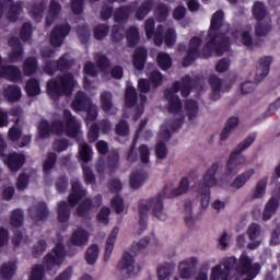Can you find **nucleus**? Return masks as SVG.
Returning <instances> with one entry per match:
<instances>
[{"label": "nucleus", "mask_w": 280, "mask_h": 280, "mask_svg": "<svg viewBox=\"0 0 280 280\" xmlns=\"http://www.w3.org/2000/svg\"><path fill=\"white\" fill-rule=\"evenodd\" d=\"M224 25V11L219 10L212 14L208 31V42L203 45L201 54L203 58H211L213 51L218 56L226 54L231 49V37L226 33L220 32Z\"/></svg>", "instance_id": "1"}, {"label": "nucleus", "mask_w": 280, "mask_h": 280, "mask_svg": "<svg viewBox=\"0 0 280 280\" xmlns=\"http://www.w3.org/2000/svg\"><path fill=\"white\" fill-rule=\"evenodd\" d=\"M167 198V186H165L155 198L149 199L148 203H143V200L139 202V234L143 233L148 229V211L151 209L152 215L158 220H167V214L163 212V200Z\"/></svg>", "instance_id": "2"}, {"label": "nucleus", "mask_w": 280, "mask_h": 280, "mask_svg": "<svg viewBox=\"0 0 280 280\" xmlns=\"http://www.w3.org/2000/svg\"><path fill=\"white\" fill-rule=\"evenodd\" d=\"M148 244H150V237L145 236L144 238H141L138 243L132 245L131 253L124 252L121 260L118 262V270L120 272H126V279H129V277H136V275H139V271L141 270V266H138L135 269V257L139 255L142 250H145L148 247Z\"/></svg>", "instance_id": "3"}, {"label": "nucleus", "mask_w": 280, "mask_h": 280, "mask_svg": "<svg viewBox=\"0 0 280 280\" xmlns=\"http://www.w3.org/2000/svg\"><path fill=\"white\" fill-rule=\"evenodd\" d=\"M255 139H257L255 133L249 135L244 142L238 143V145L231 152L225 164V176H235V174L240 172V167L246 165V155H242V152L248 150V148L255 143Z\"/></svg>", "instance_id": "4"}, {"label": "nucleus", "mask_w": 280, "mask_h": 280, "mask_svg": "<svg viewBox=\"0 0 280 280\" xmlns=\"http://www.w3.org/2000/svg\"><path fill=\"white\" fill-rule=\"evenodd\" d=\"M84 196H86V190L82 188V183H80L79 179L72 182V190L68 197V202L59 201L58 203V221L61 223L69 222V219L71 218L70 207H75Z\"/></svg>", "instance_id": "5"}, {"label": "nucleus", "mask_w": 280, "mask_h": 280, "mask_svg": "<svg viewBox=\"0 0 280 280\" xmlns=\"http://www.w3.org/2000/svg\"><path fill=\"white\" fill-rule=\"evenodd\" d=\"M47 93L56 100L57 97H62V95H71L73 89H75V79L73 74L66 73L57 75L55 79H50L47 82Z\"/></svg>", "instance_id": "6"}, {"label": "nucleus", "mask_w": 280, "mask_h": 280, "mask_svg": "<svg viewBox=\"0 0 280 280\" xmlns=\"http://www.w3.org/2000/svg\"><path fill=\"white\" fill-rule=\"evenodd\" d=\"M220 162H214L210 168L207 170L203 175V182L198 184V194L201 196V207L207 209L209 207V202L211 200V187H215L218 185V179L215 178V174H218V170H220Z\"/></svg>", "instance_id": "7"}, {"label": "nucleus", "mask_w": 280, "mask_h": 280, "mask_svg": "<svg viewBox=\"0 0 280 280\" xmlns=\"http://www.w3.org/2000/svg\"><path fill=\"white\" fill-rule=\"evenodd\" d=\"M56 266H62L61 260H59L54 254L48 253L44 256L43 265L36 264L32 268L31 276L28 280H43L45 279V271L49 272V275L56 273L54 268Z\"/></svg>", "instance_id": "8"}, {"label": "nucleus", "mask_w": 280, "mask_h": 280, "mask_svg": "<svg viewBox=\"0 0 280 280\" xmlns=\"http://www.w3.org/2000/svg\"><path fill=\"white\" fill-rule=\"evenodd\" d=\"M235 271L237 275H245L250 277V279H255L261 272V264L253 262V258L248 256V253L243 252L238 258Z\"/></svg>", "instance_id": "9"}, {"label": "nucleus", "mask_w": 280, "mask_h": 280, "mask_svg": "<svg viewBox=\"0 0 280 280\" xmlns=\"http://www.w3.org/2000/svg\"><path fill=\"white\" fill-rule=\"evenodd\" d=\"M71 69V61L69 60V55H62L57 61L56 60H46L43 67L44 73L46 75H55L56 71L65 73Z\"/></svg>", "instance_id": "10"}, {"label": "nucleus", "mask_w": 280, "mask_h": 280, "mask_svg": "<svg viewBox=\"0 0 280 280\" xmlns=\"http://www.w3.org/2000/svg\"><path fill=\"white\" fill-rule=\"evenodd\" d=\"M200 47H202V38L194 36L189 40L186 56L182 59L183 67H191L200 58Z\"/></svg>", "instance_id": "11"}, {"label": "nucleus", "mask_w": 280, "mask_h": 280, "mask_svg": "<svg viewBox=\"0 0 280 280\" xmlns=\"http://www.w3.org/2000/svg\"><path fill=\"white\" fill-rule=\"evenodd\" d=\"M107 170L109 171V174H115L117 171V167H119V152L117 150H112L106 158V163L104 161L100 160L96 165V171L98 174H104V172Z\"/></svg>", "instance_id": "12"}, {"label": "nucleus", "mask_w": 280, "mask_h": 280, "mask_svg": "<svg viewBox=\"0 0 280 280\" xmlns=\"http://www.w3.org/2000/svg\"><path fill=\"white\" fill-rule=\"evenodd\" d=\"M71 33V25L63 23L56 25L50 33V45L52 47H62V43Z\"/></svg>", "instance_id": "13"}, {"label": "nucleus", "mask_w": 280, "mask_h": 280, "mask_svg": "<svg viewBox=\"0 0 280 280\" xmlns=\"http://www.w3.org/2000/svg\"><path fill=\"white\" fill-rule=\"evenodd\" d=\"M2 161L10 172H19L25 165L27 159L23 153L12 152L4 155Z\"/></svg>", "instance_id": "14"}, {"label": "nucleus", "mask_w": 280, "mask_h": 280, "mask_svg": "<svg viewBox=\"0 0 280 280\" xmlns=\"http://www.w3.org/2000/svg\"><path fill=\"white\" fill-rule=\"evenodd\" d=\"M270 65H272L271 56H265L258 60L256 74L254 78V82H256V84H259V82H262V80L268 78V73H270Z\"/></svg>", "instance_id": "15"}, {"label": "nucleus", "mask_w": 280, "mask_h": 280, "mask_svg": "<svg viewBox=\"0 0 280 280\" xmlns=\"http://www.w3.org/2000/svg\"><path fill=\"white\" fill-rule=\"evenodd\" d=\"M63 118L66 121V133L70 139H75L80 132V122L75 119V116L71 114L70 109L63 110Z\"/></svg>", "instance_id": "16"}, {"label": "nucleus", "mask_w": 280, "mask_h": 280, "mask_svg": "<svg viewBox=\"0 0 280 280\" xmlns=\"http://www.w3.org/2000/svg\"><path fill=\"white\" fill-rule=\"evenodd\" d=\"M261 235V225L252 223L247 229V236L252 243L247 244L249 250H256L261 245V241L257 240Z\"/></svg>", "instance_id": "17"}, {"label": "nucleus", "mask_w": 280, "mask_h": 280, "mask_svg": "<svg viewBox=\"0 0 280 280\" xmlns=\"http://www.w3.org/2000/svg\"><path fill=\"white\" fill-rule=\"evenodd\" d=\"M89 106H91V98L86 93L82 91L77 92L72 101V110H75V113H84Z\"/></svg>", "instance_id": "18"}, {"label": "nucleus", "mask_w": 280, "mask_h": 280, "mask_svg": "<svg viewBox=\"0 0 280 280\" xmlns=\"http://www.w3.org/2000/svg\"><path fill=\"white\" fill-rule=\"evenodd\" d=\"M0 78L9 80V82H21L23 80L21 69L16 66H3L0 69Z\"/></svg>", "instance_id": "19"}, {"label": "nucleus", "mask_w": 280, "mask_h": 280, "mask_svg": "<svg viewBox=\"0 0 280 280\" xmlns=\"http://www.w3.org/2000/svg\"><path fill=\"white\" fill-rule=\"evenodd\" d=\"M145 62H148V49L140 46L135 49L132 65L137 71H143Z\"/></svg>", "instance_id": "20"}, {"label": "nucleus", "mask_w": 280, "mask_h": 280, "mask_svg": "<svg viewBox=\"0 0 280 280\" xmlns=\"http://www.w3.org/2000/svg\"><path fill=\"white\" fill-rule=\"evenodd\" d=\"M28 213L36 222H43L49 218V208H47V203L38 202L34 208L28 210Z\"/></svg>", "instance_id": "21"}, {"label": "nucleus", "mask_w": 280, "mask_h": 280, "mask_svg": "<svg viewBox=\"0 0 280 280\" xmlns=\"http://www.w3.org/2000/svg\"><path fill=\"white\" fill-rule=\"evenodd\" d=\"M5 3H11L9 5V11L7 14L8 21L11 23H16L19 21V16H21V12H23V2L18 1L14 3V0H3Z\"/></svg>", "instance_id": "22"}, {"label": "nucleus", "mask_w": 280, "mask_h": 280, "mask_svg": "<svg viewBox=\"0 0 280 280\" xmlns=\"http://www.w3.org/2000/svg\"><path fill=\"white\" fill-rule=\"evenodd\" d=\"M198 264V259L190 258L179 264V275L182 279H191L194 277V270Z\"/></svg>", "instance_id": "23"}, {"label": "nucleus", "mask_w": 280, "mask_h": 280, "mask_svg": "<svg viewBox=\"0 0 280 280\" xmlns=\"http://www.w3.org/2000/svg\"><path fill=\"white\" fill-rule=\"evenodd\" d=\"M117 235H119V228L115 226L105 242L104 261H108V259H110V255H113V250L115 249Z\"/></svg>", "instance_id": "24"}, {"label": "nucleus", "mask_w": 280, "mask_h": 280, "mask_svg": "<svg viewBox=\"0 0 280 280\" xmlns=\"http://www.w3.org/2000/svg\"><path fill=\"white\" fill-rule=\"evenodd\" d=\"M70 242L73 244V246H86V244H89V232L82 228H79L72 233Z\"/></svg>", "instance_id": "25"}, {"label": "nucleus", "mask_w": 280, "mask_h": 280, "mask_svg": "<svg viewBox=\"0 0 280 280\" xmlns=\"http://www.w3.org/2000/svg\"><path fill=\"white\" fill-rule=\"evenodd\" d=\"M208 82L212 90L211 100H213V102H218V100H220V91H222V79L217 74H211Z\"/></svg>", "instance_id": "26"}, {"label": "nucleus", "mask_w": 280, "mask_h": 280, "mask_svg": "<svg viewBox=\"0 0 280 280\" xmlns=\"http://www.w3.org/2000/svg\"><path fill=\"white\" fill-rule=\"evenodd\" d=\"M277 209H279V199L271 197L265 206L262 220L268 222L277 213Z\"/></svg>", "instance_id": "27"}, {"label": "nucleus", "mask_w": 280, "mask_h": 280, "mask_svg": "<svg viewBox=\"0 0 280 280\" xmlns=\"http://www.w3.org/2000/svg\"><path fill=\"white\" fill-rule=\"evenodd\" d=\"M145 126H148V120L147 119L140 120L133 142H132V144L128 151V154H127L128 161H136L137 154H135V148H137V141L139 140V135H141V132H143V128H145Z\"/></svg>", "instance_id": "28"}, {"label": "nucleus", "mask_w": 280, "mask_h": 280, "mask_svg": "<svg viewBox=\"0 0 280 280\" xmlns=\"http://www.w3.org/2000/svg\"><path fill=\"white\" fill-rule=\"evenodd\" d=\"M154 9V1L153 0H144L140 4V7L136 11V19L138 21H143L150 12Z\"/></svg>", "instance_id": "29"}, {"label": "nucleus", "mask_w": 280, "mask_h": 280, "mask_svg": "<svg viewBox=\"0 0 280 280\" xmlns=\"http://www.w3.org/2000/svg\"><path fill=\"white\" fill-rule=\"evenodd\" d=\"M253 176H255V170L250 168L248 171H245L244 173L235 177V179L231 184V187H233V189H242V187H244V185H246L248 179L253 178Z\"/></svg>", "instance_id": "30"}, {"label": "nucleus", "mask_w": 280, "mask_h": 280, "mask_svg": "<svg viewBox=\"0 0 280 280\" xmlns=\"http://www.w3.org/2000/svg\"><path fill=\"white\" fill-rule=\"evenodd\" d=\"M139 102V96L137 94V89L135 86H128L125 91V106L127 108H132Z\"/></svg>", "instance_id": "31"}, {"label": "nucleus", "mask_w": 280, "mask_h": 280, "mask_svg": "<svg viewBox=\"0 0 280 280\" xmlns=\"http://www.w3.org/2000/svg\"><path fill=\"white\" fill-rule=\"evenodd\" d=\"M165 100L168 102V113L171 115H178L183 110V101L179 96H165Z\"/></svg>", "instance_id": "32"}, {"label": "nucleus", "mask_w": 280, "mask_h": 280, "mask_svg": "<svg viewBox=\"0 0 280 280\" xmlns=\"http://www.w3.org/2000/svg\"><path fill=\"white\" fill-rule=\"evenodd\" d=\"M238 124H240L238 117H230L225 122L223 130L221 131V135H220L221 141H226V139H229V136L231 135V130H234L236 126H238Z\"/></svg>", "instance_id": "33"}, {"label": "nucleus", "mask_w": 280, "mask_h": 280, "mask_svg": "<svg viewBox=\"0 0 280 280\" xmlns=\"http://www.w3.org/2000/svg\"><path fill=\"white\" fill-rule=\"evenodd\" d=\"M156 62H158L159 68L162 71H167V70L172 69V65H173L172 57L170 56V54H167L165 51H160L158 54Z\"/></svg>", "instance_id": "34"}, {"label": "nucleus", "mask_w": 280, "mask_h": 280, "mask_svg": "<svg viewBox=\"0 0 280 280\" xmlns=\"http://www.w3.org/2000/svg\"><path fill=\"white\" fill-rule=\"evenodd\" d=\"M38 71V59L36 57H28L23 63L24 75H34Z\"/></svg>", "instance_id": "35"}, {"label": "nucleus", "mask_w": 280, "mask_h": 280, "mask_svg": "<svg viewBox=\"0 0 280 280\" xmlns=\"http://www.w3.org/2000/svg\"><path fill=\"white\" fill-rule=\"evenodd\" d=\"M25 91L28 97H36V95H40V82L38 79H30L25 84Z\"/></svg>", "instance_id": "36"}, {"label": "nucleus", "mask_w": 280, "mask_h": 280, "mask_svg": "<svg viewBox=\"0 0 280 280\" xmlns=\"http://www.w3.org/2000/svg\"><path fill=\"white\" fill-rule=\"evenodd\" d=\"M21 86L19 85H9L4 90V97L8 100V102H19V100H21Z\"/></svg>", "instance_id": "37"}, {"label": "nucleus", "mask_w": 280, "mask_h": 280, "mask_svg": "<svg viewBox=\"0 0 280 280\" xmlns=\"http://www.w3.org/2000/svg\"><path fill=\"white\" fill-rule=\"evenodd\" d=\"M47 10V2L42 1L38 3H33L30 7V14L33 16L34 21H40L43 19V12Z\"/></svg>", "instance_id": "38"}, {"label": "nucleus", "mask_w": 280, "mask_h": 280, "mask_svg": "<svg viewBox=\"0 0 280 280\" xmlns=\"http://www.w3.org/2000/svg\"><path fill=\"white\" fill-rule=\"evenodd\" d=\"M56 163H58V155L55 152H48L43 162L44 174H51V170L56 167Z\"/></svg>", "instance_id": "39"}, {"label": "nucleus", "mask_w": 280, "mask_h": 280, "mask_svg": "<svg viewBox=\"0 0 280 280\" xmlns=\"http://www.w3.org/2000/svg\"><path fill=\"white\" fill-rule=\"evenodd\" d=\"M126 38L128 47L132 48L138 46L140 40L139 28H137V26H130L127 30Z\"/></svg>", "instance_id": "40"}, {"label": "nucleus", "mask_w": 280, "mask_h": 280, "mask_svg": "<svg viewBox=\"0 0 280 280\" xmlns=\"http://www.w3.org/2000/svg\"><path fill=\"white\" fill-rule=\"evenodd\" d=\"M97 257H100V246H97V244H92L86 249L85 261L89 266H94L97 261Z\"/></svg>", "instance_id": "41"}, {"label": "nucleus", "mask_w": 280, "mask_h": 280, "mask_svg": "<svg viewBox=\"0 0 280 280\" xmlns=\"http://www.w3.org/2000/svg\"><path fill=\"white\" fill-rule=\"evenodd\" d=\"M16 275V264L9 261L2 265L0 276L4 280H10Z\"/></svg>", "instance_id": "42"}, {"label": "nucleus", "mask_w": 280, "mask_h": 280, "mask_svg": "<svg viewBox=\"0 0 280 280\" xmlns=\"http://www.w3.org/2000/svg\"><path fill=\"white\" fill-rule=\"evenodd\" d=\"M130 7L124 5L116 9L114 13V21L115 23H126L128 19H130Z\"/></svg>", "instance_id": "43"}, {"label": "nucleus", "mask_w": 280, "mask_h": 280, "mask_svg": "<svg viewBox=\"0 0 280 280\" xmlns=\"http://www.w3.org/2000/svg\"><path fill=\"white\" fill-rule=\"evenodd\" d=\"M268 11L266 10V4L260 1H257L253 5V16L256 21L261 22L266 19Z\"/></svg>", "instance_id": "44"}, {"label": "nucleus", "mask_w": 280, "mask_h": 280, "mask_svg": "<svg viewBox=\"0 0 280 280\" xmlns=\"http://www.w3.org/2000/svg\"><path fill=\"white\" fill-rule=\"evenodd\" d=\"M91 209H93V200L86 198L78 206L77 214L79 215V218H89Z\"/></svg>", "instance_id": "45"}, {"label": "nucleus", "mask_w": 280, "mask_h": 280, "mask_svg": "<svg viewBox=\"0 0 280 280\" xmlns=\"http://www.w3.org/2000/svg\"><path fill=\"white\" fill-rule=\"evenodd\" d=\"M145 183V174L141 171L132 172L130 175L131 189H139Z\"/></svg>", "instance_id": "46"}, {"label": "nucleus", "mask_w": 280, "mask_h": 280, "mask_svg": "<svg viewBox=\"0 0 280 280\" xmlns=\"http://www.w3.org/2000/svg\"><path fill=\"white\" fill-rule=\"evenodd\" d=\"M101 107L104 113L113 110V93L105 91L101 94Z\"/></svg>", "instance_id": "47"}, {"label": "nucleus", "mask_w": 280, "mask_h": 280, "mask_svg": "<svg viewBox=\"0 0 280 280\" xmlns=\"http://www.w3.org/2000/svg\"><path fill=\"white\" fill-rule=\"evenodd\" d=\"M185 108H186V114L188 119L191 121L192 119H196L197 115H198V102L194 101V100H187L185 103Z\"/></svg>", "instance_id": "48"}, {"label": "nucleus", "mask_w": 280, "mask_h": 280, "mask_svg": "<svg viewBox=\"0 0 280 280\" xmlns=\"http://www.w3.org/2000/svg\"><path fill=\"white\" fill-rule=\"evenodd\" d=\"M189 191V179L187 177L182 178L179 186L175 188L168 198H176V196H183V194H187Z\"/></svg>", "instance_id": "49"}, {"label": "nucleus", "mask_w": 280, "mask_h": 280, "mask_svg": "<svg viewBox=\"0 0 280 280\" xmlns=\"http://www.w3.org/2000/svg\"><path fill=\"white\" fill-rule=\"evenodd\" d=\"M270 32H272V22H266V23H261V22H257L256 26H255V35L256 36H268V34H270Z\"/></svg>", "instance_id": "50"}, {"label": "nucleus", "mask_w": 280, "mask_h": 280, "mask_svg": "<svg viewBox=\"0 0 280 280\" xmlns=\"http://www.w3.org/2000/svg\"><path fill=\"white\" fill-rule=\"evenodd\" d=\"M238 260L235 256L226 257L222 260V266H224L225 269L224 272L229 273V280H231V271L235 270L237 267Z\"/></svg>", "instance_id": "51"}, {"label": "nucleus", "mask_w": 280, "mask_h": 280, "mask_svg": "<svg viewBox=\"0 0 280 280\" xmlns=\"http://www.w3.org/2000/svg\"><path fill=\"white\" fill-rule=\"evenodd\" d=\"M32 23L24 22L21 30H20V38L23 43H30L32 40Z\"/></svg>", "instance_id": "52"}, {"label": "nucleus", "mask_w": 280, "mask_h": 280, "mask_svg": "<svg viewBox=\"0 0 280 280\" xmlns=\"http://www.w3.org/2000/svg\"><path fill=\"white\" fill-rule=\"evenodd\" d=\"M79 154L83 163H89V161L93 159V149H91V145H89V143L81 144L79 149Z\"/></svg>", "instance_id": "53"}, {"label": "nucleus", "mask_w": 280, "mask_h": 280, "mask_svg": "<svg viewBox=\"0 0 280 280\" xmlns=\"http://www.w3.org/2000/svg\"><path fill=\"white\" fill-rule=\"evenodd\" d=\"M10 224L14 229H21V226H23V210L21 209L13 210L11 214Z\"/></svg>", "instance_id": "54"}, {"label": "nucleus", "mask_w": 280, "mask_h": 280, "mask_svg": "<svg viewBox=\"0 0 280 280\" xmlns=\"http://www.w3.org/2000/svg\"><path fill=\"white\" fill-rule=\"evenodd\" d=\"M210 280H229V272L222 269V265L212 268Z\"/></svg>", "instance_id": "55"}, {"label": "nucleus", "mask_w": 280, "mask_h": 280, "mask_svg": "<svg viewBox=\"0 0 280 280\" xmlns=\"http://www.w3.org/2000/svg\"><path fill=\"white\" fill-rule=\"evenodd\" d=\"M95 60L101 71H106L107 69H110V59H108L106 55H103L102 52H97L95 55Z\"/></svg>", "instance_id": "56"}, {"label": "nucleus", "mask_w": 280, "mask_h": 280, "mask_svg": "<svg viewBox=\"0 0 280 280\" xmlns=\"http://www.w3.org/2000/svg\"><path fill=\"white\" fill-rule=\"evenodd\" d=\"M47 250V241L39 240L32 249V255L35 259H38Z\"/></svg>", "instance_id": "57"}, {"label": "nucleus", "mask_w": 280, "mask_h": 280, "mask_svg": "<svg viewBox=\"0 0 280 280\" xmlns=\"http://www.w3.org/2000/svg\"><path fill=\"white\" fill-rule=\"evenodd\" d=\"M168 14H170V9L167 8V4L165 3L158 4V7L155 8V16L159 23H163V21L167 19Z\"/></svg>", "instance_id": "58"}, {"label": "nucleus", "mask_w": 280, "mask_h": 280, "mask_svg": "<svg viewBox=\"0 0 280 280\" xmlns=\"http://www.w3.org/2000/svg\"><path fill=\"white\" fill-rule=\"evenodd\" d=\"M77 33L82 45H86L89 43V39L91 38V31L89 30V26H78Z\"/></svg>", "instance_id": "59"}, {"label": "nucleus", "mask_w": 280, "mask_h": 280, "mask_svg": "<svg viewBox=\"0 0 280 280\" xmlns=\"http://www.w3.org/2000/svg\"><path fill=\"white\" fill-rule=\"evenodd\" d=\"M108 32H110V28L106 24H98L96 27H94V37L96 40H104L106 36H108Z\"/></svg>", "instance_id": "60"}, {"label": "nucleus", "mask_w": 280, "mask_h": 280, "mask_svg": "<svg viewBox=\"0 0 280 280\" xmlns=\"http://www.w3.org/2000/svg\"><path fill=\"white\" fill-rule=\"evenodd\" d=\"M267 185H268V177L260 179L256 185L253 198H264V195L266 194Z\"/></svg>", "instance_id": "61"}, {"label": "nucleus", "mask_w": 280, "mask_h": 280, "mask_svg": "<svg viewBox=\"0 0 280 280\" xmlns=\"http://www.w3.org/2000/svg\"><path fill=\"white\" fill-rule=\"evenodd\" d=\"M170 275H172V266L170 264L166 262L158 267L159 280H170Z\"/></svg>", "instance_id": "62"}, {"label": "nucleus", "mask_w": 280, "mask_h": 280, "mask_svg": "<svg viewBox=\"0 0 280 280\" xmlns=\"http://www.w3.org/2000/svg\"><path fill=\"white\" fill-rule=\"evenodd\" d=\"M51 132V125L47 120H40L38 124V135L40 139H47Z\"/></svg>", "instance_id": "63"}, {"label": "nucleus", "mask_w": 280, "mask_h": 280, "mask_svg": "<svg viewBox=\"0 0 280 280\" xmlns=\"http://www.w3.org/2000/svg\"><path fill=\"white\" fill-rule=\"evenodd\" d=\"M110 207L112 209L115 210L116 213H124V198H121L120 196L116 195L112 201H110Z\"/></svg>", "instance_id": "64"}]
</instances>
